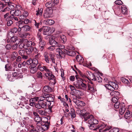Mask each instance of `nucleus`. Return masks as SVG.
<instances>
[{
  "label": "nucleus",
  "instance_id": "50",
  "mask_svg": "<svg viewBox=\"0 0 132 132\" xmlns=\"http://www.w3.org/2000/svg\"><path fill=\"white\" fill-rule=\"evenodd\" d=\"M12 20L14 21L15 20L18 21V18L14 16V15H11L10 16Z\"/></svg>",
  "mask_w": 132,
  "mask_h": 132
},
{
  "label": "nucleus",
  "instance_id": "44",
  "mask_svg": "<svg viewBox=\"0 0 132 132\" xmlns=\"http://www.w3.org/2000/svg\"><path fill=\"white\" fill-rule=\"evenodd\" d=\"M26 51L25 50L22 49L20 50L19 52V54L21 56L23 55L24 54V53Z\"/></svg>",
  "mask_w": 132,
  "mask_h": 132
},
{
  "label": "nucleus",
  "instance_id": "13",
  "mask_svg": "<svg viewBox=\"0 0 132 132\" xmlns=\"http://www.w3.org/2000/svg\"><path fill=\"white\" fill-rule=\"evenodd\" d=\"M35 121L37 122L36 125H42V122L41 118L39 116H36L34 118Z\"/></svg>",
  "mask_w": 132,
  "mask_h": 132
},
{
  "label": "nucleus",
  "instance_id": "7",
  "mask_svg": "<svg viewBox=\"0 0 132 132\" xmlns=\"http://www.w3.org/2000/svg\"><path fill=\"white\" fill-rule=\"evenodd\" d=\"M87 86V91L88 92L91 93H94L95 92V89L94 85L92 82H90V83Z\"/></svg>",
  "mask_w": 132,
  "mask_h": 132
},
{
  "label": "nucleus",
  "instance_id": "23",
  "mask_svg": "<svg viewBox=\"0 0 132 132\" xmlns=\"http://www.w3.org/2000/svg\"><path fill=\"white\" fill-rule=\"evenodd\" d=\"M64 52H63L62 50L60 51V52L57 54V56L59 58V59H61L62 58H63L65 57Z\"/></svg>",
  "mask_w": 132,
  "mask_h": 132
},
{
  "label": "nucleus",
  "instance_id": "61",
  "mask_svg": "<svg viewBox=\"0 0 132 132\" xmlns=\"http://www.w3.org/2000/svg\"><path fill=\"white\" fill-rule=\"evenodd\" d=\"M120 104V103L118 102L116 103L114 105L115 108L116 109H118L119 107Z\"/></svg>",
  "mask_w": 132,
  "mask_h": 132
},
{
  "label": "nucleus",
  "instance_id": "4",
  "mask_svg": "<svg viewBox=\"0 0 132 132\" xmlns=\"http://www.w3.org/2000/svg\"><path fill=\"white\" fill-rule=\"evenodd\" d=\"M51 28L47 26L43 27L41 29H39V31L40 32H43L44 35H49L50 33Z\"/></svg>",
  "mask_w": 132,
  "mask_h": 132
},
{
  "label": "nucleus",
  "instance_id": "55",
  "mask_svg": "<svg viewBox=\"0 0 132 132\" xmlns=\"http://www.w3.org/2000/svg\"><path fill=\"white\" fill-rule=\"evenodd\" d=\"M115 3L117 5H120L122 4L123 3L121 0H118L115 2Z\"/></svg>",
  "mask_w": 132,
  "mask_h": 132
},
{
  "label": "nucleus",
  "instance_id": "22",
  "mask_svg": "<svg viewBox=\"0 0 132 132\" xmlns=\"http://www.w3.org/2000/svg\"><path fill=\"white\" fill-rule=\"evenodd\" d=\"M32 66V65H30L29 66V68L30 69V72L31 73H34L36 72L38 67Z\"/></svg>",
  "mask_w": 132,
  "mask_h": 132
},
{
  "label": "nucleus",
  "instance_id": "30",
  "mask_svg": "<svg viewBox=\"0 0 132 132\" xmlns=\"http://www.w3.org/2000/svg\"><path fill=\"white\" fill-rule=\"evenodd\" d=\"M121 80L123 83L126 85L129 84L130 83L129 81L127 79L123 77L121 78Z\"/></svg>",
  "mask_w": 132,
  "mask_h": 132
},
{
  "label": "nucleus",
  "instance_id": "15",
  "mask_svg": "<svg viewBox=\"0 0 132 132\" xmlns=\"http://www.w3.org/2000/svg\"><path fill=\"white\" fill-rule=\"evenodd\" d=\"M21 11L20 10H13L10 12V13L11 15H14L15 16H18L20 15L21 14Z\"/></svg>",
  "mask_w": 132,
  "mask_h": 132
},
{
  "label": "nucleus",
  "instance_id": "45",
  "mask_svg": "<svg viewBox=\"0 0 132 132\" xmlns=\"http://www.w3.org/2000/svg\"><path fill=\"white\" fill-rule=\"evenodd\" d=\"M28 41V40L27 39L21 38L20 39L19 42L22 43L24 44H27Z\"/></svg>",
  "mask_w": 132,
  "mask_h": 132
},
{
  "label": "nucleus",
  "instance_id": "59",
  "mask_svg": "<svg viewBox=\"0 0 132 132\" xmlns=\"http://www.w3.org/2000/svg\"><path fill=\"white\" fill-rule=\"evenodd\" d=\"M32 61L33 60H32L31 59H29L27 61V64L28 65H30L32 63V62H33Z\"/></svg>",
  "mask_w": 132,
  "mask_h": 132
},
{
  "label": "nucleus",
  "instance_id": "33",
  "mask_svg": "<svg viewBox=\"0 0 132 132\" xmlns=\"http://www.w3.org/2000/svg\"><path fill=\"white\" fill-rule=\"evenodd\" d=\"M105 86L106 88L110 90H114L112 85H111V84H110L109 82L108 84H106Z\"/></svg>",
  "mask_w": 132,
  "mask_h": 132
},
{
  "label": "nucleus",
  "instance_id": "54",
  "mask_svg": "<svg viewBox=\"0 0 132 132\" xmlns=\"http://www.w3.org/2000/svg\"><path fill=\"white\" fill-rule=\"evenodd\" d=\"M50 1L52 4H54V6L55 4H57L59 3V0H50Z\"/></svg>",
  "mask_w": 132,
  "mask_h": 132
},
{
  "label": "nucleus",
  "instance_id": "1",
  "mask_svg": "<svg viewBox=\"0 0 132 132\" xmlns=\"http://www.w3.org/2000/svg\"><path fill=\"white\" fill-rule=\"evenodd\" d=\"M43 97L45 98V100L46 102L47 101L49 104H48L49 110H50L51 112H52V109L54 108V106L53 105L54 104V98L52 96L50 95L47 94H45L42 96Z\"/></svg>",
  "mask_w": 132,
  "mask_h": 132
},
{
  "label": "nucleus",
  "instance_id": "26",
  "mask_svg": "<svg viewBox=\"0 0 132 132\" xmlns=\"http://www.w3.org/2000/svg\"><path fill=\"white\" fill-rule=\"evenodd\" d=\"M31 29L29 26L27 25L23 26V27L22 28V30L24 31H27L30 30Z\"/></svg>",
  "mask_w": 132,
  "mask_h": 132
},
{
  "label": "nucleus",
  "instance_id": "57",
  "mask_svg": "<svg viewBox=\"0 0 132 132\" xmlns=\"http://www.w3.org/2000/svg\"><path fill=\"white\" fill-rule=\"evenodd\" d=\"M19 36L21 38H25L27 35L26 33H20L19 34Z\"/></svg>",
  "mask_w": 132,
  "mask_h": 132
},
{
  "label": "nucleus",
  "instance_id": "6",
  "mask_svg": "<svg viewBox=\"0 0 132 132\" xmlns=\"http://www.w3.org/2000/svg\"><path fill=\"white\" fill-rule=\"evenodd\" d=\"M105 126L104 124H103L98 125L95 128H93L94 126L93 125H90L89 126L90 129H92L93 130H97V129H99V131L100 132H102V128H104Z\"/></svg>",
  "mask_w": 132,
  "mask_h": 132
},
{
  "label": "nucleus",
  "instance_id": "53",
  "mask_svg": "<svg viewBox=\"0 0 132 132\" xmlns=\"http://www.w3.org/2000/svg\"><path fill=\"white\" fill-rule=\"evenodd\" d=\"M19 24H20L18 26L19 28L18 30L19 31H20L21 30H22V28L23 27V26L22 24H20V22L19 21Z\"/></svg>",
  "mask_w": 132,
  "mask_h": 132
},
{
  "label": "nucleus",
  "instance_id": "39",
  "mask_svg": "<svg viewBox=\"0 0 132 132\" xmlns=\"http://www.w3.org/2000/svg\"><path fill=\"white\" fill-rule=\"evenodd\" d=\"M77 105L78 106H83L85 105V103L82 101L78 100L77 101Z\"/></svg>",
  "mask_w": 132,
  "mask_h": 132
},
{
  "label": "nucleus",
  "instance_id": "3",
  "mask_svg": "<svg viewBox=\"0 0 132 132\" xmlns=\"http://www.w3.org/2000/svg\"><path fill=\"white\" fill-rule=\"evenodd\" d=\"M83 118H84V120L87 123H89L90 125H93V116L92 115L88 113H86L83 114L82 115Z\"/></svg>",
  "mask_w": 132,
  "mask_h": 132
},
{
  "label": "nucleus",
  "instance_id": "56",
  "mask_svg": "<svg viewBox=\"0 0 132 132\" xmlns=\"http://www.w3.org/2000/svg\"><path fill=\"white\" fill-rule=\"evenodd\" d=\"M96 80L99 83L101 82L102 81V79L100 76H98L97 78H96Z\"/></svg>",
  "mask_w": 132,
  "mask_h": 132
},
{
  "label": "nucleus",
  "instance_id": "11",
  "mask_svg": "<svg viewBox=\"0 0 132 132\" xmlns=\"http://www.w3.org/2000/svg\"><path fill=\"white\" fill-rule=\"evenodd\" d=\"M86 74L89 78V79L93 80L96 81V77H95V75L94 73H93L91 72H86Z\"/></svg>",
  "mask_w": 132,
  "mask_h": 132
},
{
  "label": "nucleus",
  "instance_id": "34",
  "mask_svg": "<svg viewBox=\"0 0 132 132\" xmlns=\"http://www.w3.org/2000/svg\"><path fill=\"white\" fill-rule=\"evenodd\" d=\"M36 12V15L38 16H40L42 15L43 13V9L42 8L40 9L38 8V10Z\"/></svg>",
  "mask_w": 132,
  "mask_h": 132
},
{
  "label": "nucleus",
  "instance_id": "49",
  "mask_svg": "<svg viewBox=\"0 0 132 132\" xmlns=\"http://www.w3.org/2000/svg\"><path fill=\"white\" fill-rule=\"evenodd\" d=\"M14 35V33H13L12 31L10 30V31L9 32L8 34V36L9 37V38L10 37L11 38Z\"/></svg>",
  "mask_w": 132,
  "mask_h": 132
},
{
  "label": "nucleus",
  "instance_id": "27",
  "mask_svg": "<svg viewBox=\"0 0 132 132\" xmlns=\"http://www.w3.org/2000/svg\"><path fill=\"white\" fill-rule=\"evenodd\" d=\"M109 83L111 84V85H112L113 90L114 89H117L118 88V85L116 83L114 82L111 81L109 82Z\"/></svg>",
  "mask_w": 132,
  "mask_h": 132
},
{
  "label": "nucleus",
  "instance_id": "21",
  "mask_svg": "<svg viewBox=\"0 0 132 132\" xmlns=\"http://www.w3.org/2000/svg\"><path fill=\"white\" fill-rule=\"evenodd\" d=\"M36 112L42 116H45L46 113L43 110H42L41 109H37L36 110Z\"/></svg>",
  "mask_w": 132,
  "mask_h": 132
},
{
  "label": "nucleus",
  "instance_id": "10",
  "mask_svg": "<svg viewBox=\"0 0 132 132\" xmlns=\"http://www.w3.org/2000/svg\"><path fill=\"white\" fill-rule=\"evenodd\" d=\"M38 99V98L37 97H35L33 98H31L30 100V105L31 106H35L37 103H36Z\"/></svg>",
  "mask_w": 132,
  "mask_h": 132
},
{
  "label": "nucleus",
  "instance_id": "32",
  "mask_svg": "<svg viewBox=\"0 0 132 132\" xmlns=\"http://www.w3.org/2000/svg\"><path fill=\"white\" fill-rule=\"evenodd\" d=\"M111 96H117L119 95V93L116 91H112L110 93Z\"/></svg>",
  "mask_w": 132,
  "mask_h": 132
},
{
  "label": "nucleus",
  "instance_id": "58",
  "mask_svg": "<svg viewBox=\"0 0 132 132\" xmlns=\"http://www.w3.org/2000/svg\"><path fill=\"white\" fill-rule=\"evenodd\" d=\"M37 77L38 78H42L43 76L42 73L40 72H37Z\"/></svg>",
  "mask_w": 132,
  "mask_h": 132
},
{
  "label": "nucleus",
  "instance_id": "24",
  "mask_svg": "<svg viewBox=\"0 0 132 132\" xmlns=\"http://www.w3.org/2000/svg\"><path fill=\"white\" fill-rule=\"evenodd\" d=\"M52 90L51 88L48 86H45L43 89V91L45 92H50Z\"/></svg>",
  "mask_w": 132,
  "mask_h": 132
},
{
  "label": "nucleus",
  "instance_id": "28",
  "mask_svg": "<svg viewBox=\"0 0 132 132\" xmlns=\"http://www.w3.org/2000/svg\"><path fill=\"white\" fill-rule=\"evenodd\" d=\"M10 39V41L9 40V39H8L7 42L10 41L11 43H13V42H15L18 40L17 37L15 36H13Z\"/></svg>",
  "mask_w": 132,
  "mask_h": 132
},
{
  "label": "nucleus",
  "instance_id": "12",
  "mask_svg": "<svg viewBox=\"0 0 132 132\" xmlns=\"http://www.w3.org/2000/svg\"><path fill=\"white\" fill-rule=\"evenodd\" d=\"M46 44L45 42L43 40L39 41V48L41 51H42L44 48Z\"/></svg>",
  "mask_w": 132,
  "mask_h": 132
},
{
  "label": "nucleus",
  "instance_id": "36",
  "mask_svg": "<svg viewBox=\"0 0 132 132\" xmlns=\"http://www.w3.org/2000/svg\"><path fill=\"white\" fill-rule=\"evenodd\" d=\"M34 44L32 43L31 41H28L27 44H26V46L27 47H29L32 46H34Z\"/></svg>",
  "mask_w": 132,
  "mask_h": 132
},
{
  "label": "nucleus",
  "instance_id": "14",
  "mask_svg": "<svg viewBox=\"0 0 132 132\" xmlns=\"http://www.w3.org/2000/svg\"><path fill=\"white\" fill-rule=\"evenodd\" d=\"M83 83V82L81 80H78L74 84V85L77 89H80Z\"/></svg>",
  "mask_w": 132,
  "mask_h": 132
},
{
  "label": "nucleus",
  "instance_id": "35",
  "mask_svg": "<svg viewBox=\"0 0 132 132\" xmlns=\"http://www.w3.org/2000/svg\"><path fill=\"white\" fill-rule=\"evenodd\" d=\"M33 50V47L31 46L30 48L26 49V52L27 54H30Z\"/></svg>",
  "mask_w": 132,
  "mask_h": 132
},
{
  "label": "nucleus",
  "instance_id": "64",
  "mask_svg": "<svg viewBox=\"0 0 132 132\" xmlns=\"http://www.w3.org/2000/svg\"><path fill=\"white\" fill-rule=\"evenodd\" d=\"M3 1H4L5 3H6L5 4V6L8 5L9 4H10V3H11V2L10 1V0H4Z\"/></svg>",
  "mask_w": 132,
  "mask_h": 132
},
{
  "label": "nucleus",
  "instance_id": "2",
  "mask_svg": "<svg viewBox=\"0 0 132 132\" xmlns=\"http://www.w3.org/2000/svg\"><path fill=\"white\" fill-rule=\"evenodd\" d=\"M39 98L40 100L36 105V108L38 109L46 108L47 105V104L45 100V98L43 97L42 96H41L39 97Z\"/></svg>",
  "mask_w": 132,
  "mask_h": 132
},
{
  "label": "nucleus",
  "instance_id": "18",
  "mask_svg": "<svg viewBox=\"0 0 132 132\" xmlns=\"http://www.w3.org/2000/svg\"><path fill=\"white\" fill-rule=\"evenodd\" d=\"M43 55L44 57L45 61L47 63H50V60L48 57L49 54L48 52H45L44 53Z\"/></svg>",
  "mask_w": 132,
  "mask_h": 132
},
{
  "label": "nucleus",
  "instance_id": "8",
  "mask_svg": "<svg viewBox=\"0 0 132 132\" xmlns=\"http://www.w3.org/2000/svg\"><path fill=\"white\" fill-rule=\"evenodd\" d=\"M45 75L46 78L49 80L54 79V75L52 73L50 70L48 72L45 73Z\"/></svg>",
  "mask_w": 132,
  "mask_h": 132
},
{
  "label": "nucleus",
  "instance_id": "17",
  "mask_svg": "<svg viewBox=\"0 0 132 132\" xmlns=\"http://www.w3.org/2000/svg\"><path fill=\"white\" fill-rule=\"evenodd\" d=\"M64 51L65 54H67V55L71 56H74L76 55L75 53L72 51H69V50L64 49Z\"/></svg>",
  "mask_w": 132,
  "mask_h": 132
},
{
  "label": "nucleus",
  "instance_id": "5",
  "mask_svg": "<svg viewBox=\"0 0 132 132\" xmlns=\"http://www.w3.org/2000/svg\"><path fill=\"white\" fill-rule=\"evenodd\" d=\"M53 10L51 9L47 8L44 13L43 17L45 18H50L52 16Z\"/></svg>",
  "mask_w": 132,
  "mask_h": 132
},
{
  "label": "nucleus",
  "instance_id": "20",
  "mask_svg": "<svg viewBox=\"0 0 132 132\" xmlns=\"http://www.w3.org/2000/svg\"><path fill=\"white\" fill-rule=\"evenodd\" d=\"M76 59L80 64H81L84 62V59L80 55H77L76 56Z\"/></svg>",
  "mask_w": 132,
  "mask_h": 132
},
{
  "label": "nucleus",
  "instance_id": "62",
  "mask_svg": "<svg viewBox=\"0 0 132 132\" xmlns=\"http://www.w3.org/2000/svg\"><path fill=\"white\" fill-rule=\"evenodd\" d=\"M9 13H6L4 15V18L7 21V19H8L10 17L9 16Z\"/></svg>",
  "mask_w": 132,
  "mask_h": 132
},
{
  "label": "nucleus",
  "instance_id": "9",
  "mask_svg": "<svg viewBox=\"0 0 132 132\" xmlns=\"http://www.w3.org/2000/svg\"><path fill=\"white\" fill-rule=\"evenodd\" d=\"M41 64H39V65L38 66V68L39 70L41 71H45L46 72H48L50 70L49 69L48 67L46 66L43 65L40 66Z\"/></svg>",
  "mask_w": 132,
  "mask_h": 132
},
{
  "label": "nucleus",
  "instance_id": "25",
  "mask_svg": "<svg viewBox=\"0 0 132 132\" xmlns=\"http://www.w3.org/2000/svg\"><path fill=\"white\" fill-rule=\"evenodd\" d=\"M121 12L122 14H126L127 13V9L125 5H122L121 7Z\"/></svg>",
  "mask_w": 132,
  "mask_h": 132
},
{
  "label": "nucleus",
  "instance_id": "60",
  "mask_svg": "<svg viewBox=\"0 0 132 132\" xmlns=\"http://www.w3.org/2000/svg\"><path fill=\"white\" fill-rule=\"evenodd\" d=\"M42 127L43 129L44 130V131L47 130L48 129V127L47 125L45 124L42 125Z\"/></svg>",
  "mask_w": 132,
  "mask_h": 132
},
{
  "label": "nucleus",
  "instance_id": "29",
  "mask_svg": "<svg viewBox=\"0 0 132 132\" xmlns=\"http://www.w3.org/2000/svg\"><path fill=\"white\" fill-rule=\"evenodd\" d=\"M60 40L62 43H64L67 40L66 36L64 35H61L60 36Z\"/></svg>",
  "mask_w": 132,
  "mask_h": 132
},
{
  "label": "nucleus",
  "instance_id": "63",
  "mask_svg": "<svg viewBox=\"0 0 132 132\" xmlns=\"http://www.w3.org/2000/svg\"><path fill=\"white\" fill-rule=\"evenodd\" d=\"M11 30L14 34L15 33H16L18 29L16 28H14L11 29Z\"/></svg>",
  "mask_w": 132,
  "mask_h": 132
},
{
  "label": "nucleus",
  "instance_id": "31",
  "mask_svg": "<svg viewBox=\"0 0 132 132\" xmlns=\"http://www.w3.org/2000/svg\"><path fill=\"white\" fill-rule=\"evenodd\" d=\"M49 56L52 62L54 63H55V56L52 54H49Z\"/></svg>",
  "mask_w": 132,
  "mask_h": 132
},
{
  "label": "nucleus",
  "instance_id": "47",
  "mask_svg": "<svg viewBox=\"0 0 132 132\" xmlns=\"http://www.w3.org/2000/svg\"><path fill=\"white\" fill-rule=\"evenodd\" d=\"M125 109L124 108H120L119 110V113L121 115L125 111Z\"/></svg>",
  "mask_w": 132,
  "mask_h": 132
},
{
  "label": "nucleus",
  "instance_id": "41",
  "mask_svg": "<svg viewBox=\"0 0 132 132\" xmlns=\"http://www.w3.org/2000/svg\"><path fill=\"white\" fill-rule=\"evenodd\" d=\"M37 38L39 40V41L43 40V37L41 36V34L40 31H39L37 34Z\"/></svg>",
  "mask_w": 132,
  "mask_h": 132
},
{
  "label": "nucleus",
  "instance_id": "52",
  "mask_svg": "<svg viewBox=\"0 0 132 132\" xmlns=\"http://www.w3.org/2000/svg\"><path fill=\"white\" fill-rule=\"evenodd\" d=\"M19 47L21 48L22 49L23 48H25L26 49V44H24L22 43H21L19 46Z\"/></svg>",
  "mask_w": 132,
  "mask_h": 132
},
{
  "label": "nucleus",
  "instance_id": "51",
  "mask_svg": "<svg viewBox=\"0 0 132 132\" xmlns=\"http://www.w3.org/2000/svg\"><path fill=\"white\" fill-rule=\"evenodd\" d=\"M24 106V108H22L24 109V111H27V110H29L31 109V108L28 105L24 106V105L23 106Z\"/></svg>",
  "mask_w": 132,
  "mask_h": 132
},
{
  "label": "nucleus",
  "instance_id": "19",
  "mask_svg": "<svg viewBox=\"0 0 132 132\" xmlns=\"http://www.w3.org/2000/svg\"><path fill=\"white\" fill-rule=\"evenodd\" d=\"M43 22L45 24L50 25L53 24L54 23V20L50 19L45 20Z\"/></svg>",
  "mask_w": 132,
  "mask_h": 132
},
{
  "label": "nucleus",
  "instance_id": "38",
  "mask_svg": "<svg viewBox=\"0 0 132 132\" xmlns=\"http://www.w3.org/2000/svg\"><path fill=\"white\" fill-rule=\"evenodd\" d=\"M42 126V125H36V127L37 130V131L39 132H44V130L43 129Z\"/></svg>",
  "mask_w": 132,
  "mask_h": 132
},
{
  "label": "nucleus",
  "instance_id": "46",
  "mask_svg": "<svg viewBox=\"0 0 132 132\" xmlns=\"http://www.w3.org/2000/svg\"><path fill=\"white\" fill-rule=\"evenodd\" d=\"M76 94L78 96H82L83 95V93L82 91L80 90H77Z\"/></svg>",
  "mask_w": 132,
  "mask_h": 132
},
{
  "label": "nucleus",
  "instance_id": "16",
  "mask_svg": "<svg viewBox=\"0 0 132 132\" xmlns=\"http://www.w3.org/2000/svg\"><path fill=\"white\" fill-rule=\"evenodd\" d=\"M49 43L51 45L53 46H58V43L56 41L54 40V38L52 37H51L50 38L49 41Z\"/></svg>",
  "mask_w": 132,
  "mask_h": 132
},
{
  "label": "nucleus",
  "instance_id": "48",
  "mask_svg": "<svg viewBox=\"0 0 132 132\" xmlns=\"http://www.w3.org/2000/svg\"><path fill=\"white\" fill-rule=\"evenodd\" d=\"M12 4L13 3H12V2H11V3H10V4H9L8 5V6L7 7L8 9L10 10L13 9L14 8V6Z\"/></svg>",
  "mask_w": 132,
  "mask_h": 132
},
{
  "label": "nucleus",
  "instance_id": "37",
  "mask_svg": "<svg viewBox=\"0 0 132 132\" xmlns=\"http://www.w3.org/2000/svg\"><path fill=\"white\" fill-rule=\"evenodd\" d=\"M54 6V4H52L51 1L46 3L45 4V6L47 8H51Z\"/></svg>",
  "mask_w": 132,
  "mask_h": 132
},
{
  "label": "nucleus",
  "instance_id": "42",
  "mask_svg": "<svg viewBox=\"0 0 132 132\" xmlns=\"http://www.w3.org/2000/svg\"><path fill=\"white\" fill-rule=\"evenodd\" d=\"M130 112L129 111H127L125 114V118L127 119H129L130 116Z\"/></svg>",
  "mask_w": 132,
  "mask_h": 132
},
{
  "label": "nucleus",
  "instance_id": "43",
  "mask_svg": "<svg viewBox=\"0 0 132 132\" xmlns=\"http://www.w3.org/2000/svg\"><path fill=\"white\" fill-rule=\"evenodd\" d=\"M87 87V85L86 84L83 83V84H82L80 89H81L83 90H86V89Z\"/></svg>",
  "mask_w": 132,
  "mask_h": 132
},
{
  "label": "nucleus",
  "instance_id": "40",
  "mask_svg": "<svg viewBox=\"0 0 132 132\" xmlns=\"http://www.w3.org/2000/svg\"><path fill=\"white\" fill-rule=\"evenodd\" d=\"M17 56V54L16 52H13L11 54V59L14 60L16 58Z\"/></svg>",
  "mask_w": 132,
  "mask_h": 132
}]
</instances>
